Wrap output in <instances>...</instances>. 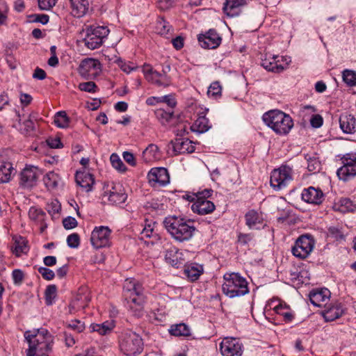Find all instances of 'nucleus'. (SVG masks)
Segmentation results:
<instances>
[{
    "label": "nucleus",
    "mask_w": 356,
    "mask_h": 356,
    "mask_svg": "<svg viewBox=\"0 0 356 356\" xmlns=\"http://www.w3.org/2000/svg\"><path fill=\"white\" fill-rule=\"evenodd\" d=\"M101 72L100 63L93 58H86L81 61L79 67V72L86 79H94Z\"/></svg>",
    "instance_id": "obj_15"
},
{
    "label": "nucleus",
    "mask_w": 356,
    "mask_h": 356,
    "mask_svg": "<svg viewBox=\"0 0 356 356\" xmlns=\"http://www.w3.org/2000/svg\"><path fill=\"white\" fill-rule=\"evenodd\" d=\"M203 273V266L197 263L186 264L184 267V274L192 282L197 280Z\"/></svg>",
    "instance_id": "obj_30"
},
{
    "label": "nucleus",
    "mask_w": 356,
    "mask_h": 356,
    "mask_svg": "<svg viewBox=\"0 0 356 356\" xmlns=\"http://www.w3.org/2000/svg\"><path fill=\"white\" fill-rule=\"evenodd\" d=\"M223 293L230 298L243 296L249 293L248 283L240 274L227 273L223 276Z\"/></svg>",
    "instance_id": "obj_4"
},
{
    "label": "nucleus",
    "mask_w": 356,
    "mask_h": 356,
    "mask_svg": "<svg viewBox=\"0 0 356 356\" xmlns=\"http://www.w3.org/2000/svg\"><path fill=\"white\" fill-rule=\"evenodd\" d=\"M156 118L163 124H165L170 121L173 117L174 112L172 110H165L163 108H158L155 111Z\"/></svg>",
    "instance_id": "obj_41"
},
{
    "label": "nucleus",
    "mask_w": 356,
    "mask_h": 356,
    "mask_svg": "<svg viewBox=\"0 0 356 356\" xmlns=\"http://www.w3.org/2000/svg\"><path fill=\"white\" fill-rule=\"evenodd\" d=\"M75 180L76 184L81 188H84L86 191L89 192L92 191V186L95 183V179L89 172L85 170L77 171L75 175Z\"/></svg>",
    "instance_id": "obj_27"
},
{
    "label": "nucleus",
    "mask_w": 356,
    "mask_h": 356,
    "mask_svg": "<svg viewBox=\"0 0 356 356\" xmlns=\"http://www.w3.org/2000/svg\"><path fill=\"white\" fill-rule=\"evenodd\" d=\"M200 45L204 49H216L220 46L222 38L216 29H211L205 33H200L197 36Z\"/></svg>",
    "instance_id": "obj_16"
},
{
    "label": "nucleus",
    "mask_w": 356,
    "mask_h": 356,
    "mask_svg": "<svg viewBox=\"0 0 356 356\" xmlns=\"http://www.w3.org/2000/svg\"><path fill=\"white\" fill-rule=\"evenodd\" d=\"M163 225L172 238L180 243L191 240L196 230L193 222L175 216L165 218Z\"/></svg>",
    "instance_id": "obj_2"
},
{
    "label": "nucleus",
    "mask_w": 356,
    "mask_h": 356,
    "mask_svg": "<svg viewBox=\"0 0 356 356\" xmlns=\"http://www.w3.org/2000/svg\"><path fill=\"white\" fill-rule=\"evenodd\" d=\"M40 171L37 167L26 166L19 175V185L24 188H31L36 185Z\"/></svg>",
    "instance_id": "obj_18"
},
{
    "label": "nucleus",
    "mask_w": 356,
    "mask_h": 356,
    "mask_svg": "<svg viewBox=\"0 0 356 356\" xmlns=\"http://www.w3.org/2000/svg\"><path fill=\"white\" fill-rule=\"evenodd\" d=\"M31 220L39 225L40 230L42 232L44 230V213L40 209L32 207L29 211Z\"/></svg>",
    "instance_id": "obj_34"
},
{
    "label": "nucleus",
    "mask_w": 356,
    "mask_h": 356,
    "mask_svg": "<svg viewBox=\"0 0 356 356\" xmlns=\"http://www.w3.org/2000/svg\"><path fill=\"white\" fill-rule=\"evenodd\" d=\"M15 171L13 165L10 162L0 163V183H6L10 180L12 174Z\"/></svg>",
    "instance_id": "obj_37"
},
{
    "label": "nucleus",
    "mask_w": 356,
    "mask_h": 356,
    "mask_svg": "<svg viewBox=\"0 0 356 356\" xmlns=\"http://www.w3.org/2000/svg\"><path fill=\"white\" fill-rule=\"evenodd\" d=\"M323 119L321 115H313L310 119V124L314 128H319L322 126Z\"/></svg>",
    "instance_id": "obj_62"
},
{
    "label": "nucleus",
    "mask_w": 356,
    "mask_h": 356,
    "mask_svg": "<svg viewBox=\"0 0 356 356\" xmlns=\"http://www.w3.org/2000/svg\"><path fill=\"white\" fill-rule=\"evenodd\" d=\"M120 348L124 354L128 356H135L140 353L143 349V340L136 332L127 331L122 334Z\"/></svg>",
    "instance_id": "obj_6"
},
{
    "label": "nucleus",
    "mask_w": 356,
    "mask_h": 356,
    "mask_svg": "<svg viewBox=\"0 0 356 356\" xmlns=\"http://www.w3.org/2000/svg\"><path fill=\"white\" fill-rule=\"evenodd\" d=\"M57 286L55 284H50L46 287V305H53L58 297Z\"/></svg>",
    "instance_id": "obj_43"
},
{
    "label": "nucleus",
    "mask_w": 356,
    "mask_h": 356,
    "mask_svg": "<svg viewBox=\"0 0 356 356\" xmlns=\"http://www.w3.org/2000/svg\"><path fill=\"white\" fill-rule=\"evenodd\" d=\"M155 222L152 221L145 220V224L143 229L140 232V238L145 240L148 238H156L157 235L154 233Z\"/></svg>",
    "instance_id": "obj_39"
},
{
    "label": "nucleus",
    "mask_w": 356,
    "mask_h": 356,
    "mask_svg": "<svg viewBox=\"0 0 356 356\" xmlns=\"http://www.w3.org/2000/svg\"><path fill=\"white\" fill-rule=\"evenodd\" d=\"M111 230L106 226L95 227L90 236V242L95 249L104 248L111 245Z\"/></svg>",
    "instance_id": "obj_13"
},
{
    "label": "nucleus",
    "mask_w": 356,
    "mask_h": 356,
    "mask_svg": "<svg viewBox=\"0 0 356 356\" xmlns=\"http://www.w3.org/2000/svg\"><path fill=\"white\" fill-rule=\"evenodd\" d=\"M71 14L77 18L82 17L92 10L95 0H69Z\"/></svg>",
    "instance_id": "obj_22"
},
{
    "label": "nucleus",
    "mask_w": 356,
    "mask_h": 356,
    "mask_svg": "<svg viewBox=\"0 0 356 356\" xmlns=\"http://www.w3.org/2000/svg\"><path fill=\"white\" fill-rule=\"evenodd\" d=\"M106 196L108 197V200L110 202L115 204L124 203L127 198V195L120 184H115L108 193H105L104 197Z\"/></svg>",
    "instance_id": "obj_26"
},
{
    "label": "nucleus",
    "mask_w": 356,
    "mask_h": 356,
    "mask_svg": "<svg viewBox=\"0 0 356 356\" xmlns=\"http://www.w3.org/2000/svg\"><path fill=\"white\" fill-rule=\"evenodd\" d=\"M67 243L69 247L76 248L79 245L80 238L78 234L74 233L67 238Z\"/></svg>",
    "instance_id": "obj_57"
},
{
    "label": "nucleus",
    "mask_w": 356,
    "mask_h": 356,
    "mask_svg": "<svg viewBox=\"0 0 356 356\" xmlns=\"http://www.w3.org/2000/svg\"><path fill=\"white\" fill-rule=\"evenodd\" d=\"M165 257L166 261L176 268H179L183 264L181 253L175 247H172L167 250Z\"/></svg>",
    "instance_id": "obj_32"
},
{
    "label": "nucleus",
    "mask_w": 356,
    "mask_h": 356,
    "mask_svg": "<svg viewBox=\"0 0 356 356\" xmlns=\"http://www.w3.org/2000/svg\"><path fill=\"white\" fill-rule=\"evenodd\" d=\"M261 66L266 70L280 73L283 72L289 65V62L284 56H282L280 59L278 56H275L266 54L264 58L261 59Z\"/></svg>",
    "instance_id": "obj_17"
},
{
    "label": "nucleus",
    "mask_w": 356,
    "mask_h": 356,
    "mask_svg": "<svg viewBox=\"0 0 356 356\" xmlns=\"http://www.w3.org/2000/svg\"><path fill=\"white\" fill-rule=\"evenodd\" d=\"M59 180L58 175L52 171L46 174V186L48 188H56L58 186Z\"/></svg>",
    "instance_id": "obj_48"
},
{
    "label": "nucleus",
    "mask_w": 356,
    "mask_h": 356,
    "mask_svg": "<svg viewBox=\"0 0 356 356\" xmlns=\"http://www.w3.org/2000/svg\"><path fill=\"white\" fill-rule=\"evenodd\" d=\"M86 36L83 42L86 47L90 49L99 48L103 44V40L109 33V29L106 26H89L86 29Z\"/></svg>",
    "instance_id": "obj_7"
},
{
    "label": "nucleus",
    "mask_w": 356,
    "mask_h": 356,
    "mask_svg": "<svg viewBox=\"0 0 356 356\" xmlns=\"http://www.w3.org/2000/svg\"><path fill=\"white\" fill-rule=\"evenodd\" d=\"M170 333L176 337H188L191 335L190 327L184 323L173 325L170 327Z\"/></svg>",
    "instance_id": "obj_38"
},
{
    "label": "nucleus",
    "mask_w": 356,
    "mask_h": 356,
    "mask_svg": "<svg viewBox=\"0 0 356 356\" xmlns=\"http://www.w3.org/2000/svg\"><path fill=\"white\" fill-rule=\"evenodd\" d=\"M221 91H222V88H221L219 82L216 81V82L212 83L210 85V86L208 89V91H207V94L210 97L216 98L218 96L221 95Z\"/></svg>",
    "instance_id": "obj_52"
},
{
    "label": "nucleus",
    "mask_w": 356,
    "mask_h": 356,
    "mask_svg": "<svg viewBox=\"0 0 356 356\" xmlns=\"http://www.w3.org/2000/svg\"><path fill=\"white\" fill-rule=\"evenodd\" d=\"M292 179V169L286 165L275 169L270 175V185L277 190L284 188Z\"/></svg>",
    "instance_id": "obj_12"
},
{
    "label": "nucleus",
    "mask_w": 356,
    "mask_h": 356,
    "mask_svg": "<svg viewBox=\"0 0 356 356\" xmlns=\"http://www.w3.org/2000/svg\"><path fill=\"white\" fill-rule=\"evenodd\" d=\"M96 88L97 86L94 82L92 81L81 83L79 84L80 90L86 92H95Z\"/></svg>",
    "instance_id": "obj_60"
},
{
    "label": "nucleus",
    "mask_w": 356,
    "mask_h": 356,
    "mask_svg": "<svg viewBox=\"0 0 356 356\" xmlns=\"http://www.w3.org/2000/svg\"><path fill=\"white\" fill-rule=\"evenodd\" d=\"M315 241L310 234H303L296 241L291 252L296 257L305 259L312 252Z\"/></svg>",
    "instance_id": "obj_10"
},
{
    "label": "nucleus",
    "mask_w": 356,
    "mask_h": 356,
    "mask_svg": "<svg viewBox=\"0 0 356 356\" xmlns=\"http://www.w3.org/2000/svg\"><path fill=\"white\" fill-rule=\"evenodd\" d=\"M123 292L129 311L134 316L141 317L144 314V306L146 302L142 285L135 279H126L123 285Z\"/></svg>",
    "instance_id": "obj_1"
},
{
    "label": "nucleus",
    "mask_w": 356,
    "mask_h": 356,
    "mask_svg": "<svg viewBox=\"0 0 356 356\" xmlns=\"http://www.w3.org/2000/svg\"><path fill=\"white\" fill-rule=\"evenodd\" d=\"M170 27L168 22L163 17H159L155 26V31L159 35H165L169 33Z\"/></svg>",
    "instance_id": "obj_44"
},
{
    "label": "nucleus",
    "mask_w": 356,
    "mask_h": 356,
    "mask_svg": "<svg viewBox=\"0 0 356 356\" xmlns=\"http://www.w3.org/2000/svg\"><path fill=\"white\" fill-rule=\"evenodd\" d=\"M67 327L77 333L82 332L86 328L85 323L78 319H74L67 322Z\"/></svg>",
    "instance_id": "obj_50"
},
{
    "label": "nucleus",
    "mask_w": 356,
    "mask_h": 356,
    "mask_svg": "<svg viewBox=\"0 0 356 356\" xmlns=\"http://www.w3.org/2000/svg\"><path fill=\"white\" fill-rule=\"evenodd\" d=\"M170 70V66L166 65L162 69V73L154 70L149 64L143 66V72L145 79L157 86L168 87L171 84V79L167 73Z\"/></svg>",
    "instance_id": "obj_8"
},
{
    "label": "nucleus",
    "mask_w": 356,
    "mask_h": 356,
    "mask_svg": "<svg viewBox=\"0 0 356 356\" xmlns=\"http://www.w3.org/2000/svg\"><path fill=\"white\" fill-rule=\"evenodd\" d=\"M54 123L59 128H67L69 127L70 119L65 111L57 112L54 117Z\"/></svg>",
    "instance_id": "obj_40"
},
{
    "label": "nucleus",
    "mask_w": 356,
    "mask_h": 356,
    "mask_svg": "<svg viewBox=\"0 0 356 356\" xmlns=\"http://www.w3.org/2000/svg\"><path fill=\"white\" fill-rule=\"evenodd\" d=\"M211 127L209 120L205 117L204 112H202L197 120L191 126V129L193 132L204 133L208 131Z\"/></svg>",
    "instance_id": "obj_31"
},
{
    "label": "nucleus",
    "mask_w": 356,
    "mask_h": 356,
    "mask_svg": "<svg viewBox=\"0 0 356 356\" xmlns=\"http://www.w3.org/2000/svg\"><path fill=\"white\" fill-rule=\"evenodd\" d=\"M19 131L24 135H30L34 129V123L30 119L25 120L22 124L19 122Z\"/></svg>",
    "instance_id": "obj_51"
},
{
    "label": "nucleus",
    "mask_w": 356,
    "mask_h": 356,
    "mask_svg": "<svg viewBox=\"0 0 356 356\" xmlns=\"http://www.w3.org/2000/svg\"><path fill=\"white\" fill-rule=\"evenodd\" d=\"M330 291L325 288L313 289L309 293L311 302L316 307H325L330 298Z\"/></svg>",
    "instance_id": "obj_23"
},
{
    "label": "nucleus",
    "mask_w": 356,
    "mask_h": 356,
    "mask_svg": "<svg viewBox=\"0 0 356 356\" xmlns=\"http://www.w3.org/2000/svg\"><path fill=\"white\" fill-rule=\"evenodd\" d=\"M302 199L309 204H320L324 200V194L320 188L310 186L303 190Z\"/></svg>",
    "instance_id": "obj_24"
},
{
    "label": "nucleus",
    "mask_w": 356,
    "mask_h": 356,
    "mask_svg": "<svg viewBox=\"0 0 356 356\" xmlns=\"http://www.w3.org/2000/svg\"><path fill=\"white\" fill-rule=\"evenodd\" d=\"M172 145L174 151L178 154L191 153L195 150V147L188 139L177 138Z\"/></svg>",
    "instance_id": "obj_29"
},
{
    "label": "nucleus",
    "mask_w": 356,
    "mask_h": 356,
    "mask_svg": "<svg viewBox=\"0 0 356 356\" xmlns=\"http://www.w3.org/2000/svg\"><path fill=\"white\" fill-rule=\"evenodd\" d=\"M323 308L321 314L325 321H333L342 316L346 312L344 306L337 301L327 303Z\"/></svg>",
    "instance_id": "obj_20"
},
{
    "label": "nucleus",
    "mask_w": 356,
    "mask_h": 356,
    "mask_svg": "<svg viewBox=\"0 0 356 356\" xmlns=\"http://www.w3.org/2000/svg\"><path fill=\"white\" fill-rule=\"evenodd\" d=\"M342 79L348 86H356V72L351 70H344L342 72Z\"/></svg>",
    "instance_id": "obj_45"
},
{
    "label": "nucleus",
    "mask_w": 356,
    "mask_h": 356,
    "mask_svg": "<svg viewBox=\"0 0 356 356\" xmlns=\"http://www.w3.org/2000/svg\"><path fill=\"white\" fill-rule=\"evenodd\" d=\"M307 169L309 171L316 172L320 170L321 163L316 158L309 157L307 159Z\"/></svg>",
    "instance_id": "obj_54"
},
{
    "label": "nucleus",
    "mask_w": 356,
    "mask_h": 356,
    "mask_svg": "<svg viewBox=\"0 0 356 356\" xmlns=\"http://www.w3.org/2000/svg\"><path fill=\"white\" fill-rule=\"evenodd\" d=\"M273 310L277 315L282 316L286 323L291 322L294 318L293 313L285 303H278L273 307Z\"/></svg>",
    "instance_id": "obj_36"
},
{
    "label": "nucleus",
    "mask_w": 356,
    "mask_h": 356,
    "mask_svg": "<svg viewBox=\"0 0 356 356\" xmlns=\"http://www.w3.org/2000/svg\"><path fill=\"white\" fill-rule=\"evenodd\" d=\"M28 22H40L44 24V14H32L27 16Z\"/></svg>",
    "instance_id": "obj_63"
},
{
    "label": "nucleus",
    "mask_w": 356,
    "mask_h": 356,
    "mask_svg": "<svg viewBox=\"0 0 356 356\" xmlns=\"http://www.w3.org/2000/svg\"><path fill=\"white\" fill-rule=\"evenodd\" d=\"M12 278L15 285L19 286L24 281V273L20 269H15L12 272Z\"/></svg>",
    "instance_id": "obj_53"
},
{
    "label": "nucleus",
    "mask_w": 356,
    "mask_h": 356,
    "mask_svg": "<svg viewBox=\"0 0 356 356\" xmlns=\"http://www.w3.org/2000/svg\"><path fill=\"white\" fill-rule=\"evenodd\" d=\"M46 210H47L53 220L58 219L61 210V204L57 200H53L47 204Z\"/></svg>",
    "instance_id": "obj_42"
},
{
    "label": "nucleus",
    "mask_w": 356,
    "mask_h": 356,
    "mask_svg": "<svg viewBox=\"0 0 356 356\" xmlns=\"http://www.w3.org/2000/svg\"><path fill=\"white\" fill-rule=\"evenodd\" d=\"M334 209L341 213L353 212L356 211V204L348 198H341L334 203Z\"/></svg>",
    "instance_id": "obj_35"
},
{
    "label": "nucleus",
    "mask_w": 356,
    "mask_h": 356,
    "mask_svg": "<svg viewBox=\"0 0 356 356\" xmlns=\"http://www.w3.org/2000/svg\"><path fill=\"white\" fill-rule=\"evenodd\" d=\"M246 5V0H226L224 3L223 11L229 17H236L240 15L242 8Z\"/></svg>",
    "instance_id": "obj_25"
},
{
    "label": "nucleus",
    "mask_w": 356,
    "mask_h": 356,
    "mask_svg": "<svg viewBox=\"0 0 356 356\" xmlns=\"http://www.w3.org/2000/svg\"><path fill=\"white\" fill-rule=\"evenodd\" d=\"M46 356H54L52 346L54 343V337L49 334L46 330Z\"/></svg>",
    "instance_id": "obj_56"
},
{
    "label": "nucleus",
    "mask_w": 356,
    "mask_h": 356,
    "mask_svg": "<svg viewBox=\"0 0 356 356\" xmlns=\"http://www.w3.org/2000/svg\"><path fill=\"white\" fill-rule=\"evenodd\" d=\"M149 183L153 187L163 186L170 182L168 172L165 168H152L147 175Z\"/></svg>",
    "instance_id": "obj_19"
},
{
    "label": "nucleus",
    "mask_w": 356,
    "mask_h": 356,
    "mask_svg": "<svg viewBox=\"0 0 356 356\" xmlns=\"http://www.w3.org/2000/svg\"><path fill=\"white\" fill-rule=\"evenodd\" d=\"M92 330L99 332L101 335H105L110 332L113 328L112 323L104 322L102 324H95L92 325Z\"/></svg>",
    "instance_id": "obj_46"
},
{
    "label": "nucleus",
    "mask_w": 356,
    "mask_h": 356,
    "mask_svg": "<svg viewBox=\"0 0 356 356\" xmlns=\"http://www.w3.org/2000/svg\"><path fill=\"white\" fill-rule=\"evenodd\" d=\"M245 223L250 229L257 228V225L263 222V218L255 210H250L245 215Z\"/></svg>",
    "instance_id": "obj_33"
},
{
    "label": "nucleus",
    "mask_w": 356,
    "mask_h": 356,
    "mask_svg": "<svg viewBox=\"0 0 356 356\" xmlns=\"http://www.w3.org/2000/svg\"><path fill=\"white\" fill-rule=\"evenodd\" d=\"M213 190L204 189L199 192V197L191 206V209L194 213L199 215H207L212 213L216 206L213 202L207 200L213 194Z\"/></svg>",
    "instance_id": "obj_9"
},
{
    "label": "nucleus",
    "mask_w": 356,
    "mask_h": 356,
    "mask_svg": "<svg viewBox=\"0 0 356 356\" xmlns=\"http://www.w3.org/2000/svg\"><path fill=\"white\" fill-rule=\"evenodd\" d=\"M339 124L341 130L346 134H353L356 131V119L352 115H341L339 118Z\"/></svg>",
    "instance_id": "obj_28"
},
{
    "label": "nucleus",
    "mask_w": 356,
    "mask_h": 356,
    "mask_svg": "<svg viewBox=\"0 0 356 356\" xmlns=\"http://www.w3.org/2000/svg\"><path fill=\"white\" fill-rule=\"evenodd\" d=\"M30 247L28 240L20 235H13L10 243L11 253L17 257L28 254Z\"/></svg>",
    "instance_id": "obj_21"
},
{
    "label": "nucleus",
    "mask_w": 356,
    "mask_h": 356,
    "mask_svg": "<svg viewBox=\"0 0 356 356\" xmlns=\"http://www.w3.org/2000/svg\"><path fill=\"white\" fill-rule=\"evenodd\" d=\"M112 166L120 172H124L127 168L117 154H112L110 157Z\"/></svg>",
    "instance_id": "obj_49"
},
{
    "label": "nucleus",
    "mask_w": 356,
    "mask_h": 356,
    "mask_svg": "<svg viewBox=\"0 0 356 356\" xmlns=\"http://www.w3.org/2000/svg\"><path fill=\"white\" fill-rule=\"evenodd\" d=\"M63 225L66 229H71L76 227L78 222L74 218L68 216L63 220Z\"/></svg>",
    "instance_id": "obj_59"
},
{
    "label": "nucleus",
    "mask_w": 356,
    "mask_h": 356,
    "mask_svg": "<svg viewBox=\"0 0 356 356\" xmlns=\"http://www.w3.org/2000/svg\"><path fill=\"white\" fill-rule=\"evenodd\" d=\"M343 165L337 170L339 178L347 181L356 176V153H347L341 158Z\"/></svg>",
    "instance_id": "obj_11"
},
{
    "label": "nucleus",
    "mask_w": 356,
    "mask_h": 356,
    "mask_svg": "<svg viewBox=\"0 0 356 356\" xmlns=\"http://www.w3.org/2000/svg\"><path fill=\"white\" fill-rule=\"evenodd\" d=\"M118 65L123 72L127 74L137 68L136 67L131 65V63H127L122 60L118 61Z\"/></svg>",
    "instance_id": "obj_64"
},
{
    "label": "nucleus",
    "mask_w": 356,
    "mask_h": 356,
    "mask_svg": "<svg viewBox=\"0 0 356 356\" xmlns=\"http://www.w3.org/2000/svg\"><path fill=\"white\" fill-rule=\"evenodd\" d=\"M56 47L51 46L50 48V58L47 60V63L51 67H56L58 65V58L56 54Z\"/></svg>",
    "instance_id": "obj_55"
},
{
    "label": "nucleus",
    "mask_w": 356,
    "mask_h": 356,
    "mask_svg": "<svg viewBox=\"0 0 356 356\" xmlns=\"http://www.w3.org/2000/svg\"><path fill=\"white\" fill-rule=\"evenodd\" d=\"M220 350L223 356H241L243 344L239 339L225 337L220 343Z\"/></svg>",
    "instance_id": "obj_14"
},
{
    "label": "nucleus",
    "mask_w": 356,
    "mask_h": 356,
    "mask_svg": "<svg viewBox=\"0 0 356 356\" xmlns=\"http://www.w3.org/2000/svg\"><path fill=\"white\" fill-rule=\"evenodd\" d=\"M24 336L29 343L26 356H44V332L34 329L26 330Z\"/></svg>",
    "instance_id": "obj_5"
},
{
    "label": "nucleus",
    "mask_w": 356,
    "mask_h": 356,
    "mask_svg": "<svg viewBox=\"0 0 356 356\" xmlns=\"http://www.w3.org/2000/svg\"><path fill=\"white\" fill-rule=\"evenodd\" d=\"M46 144L51 148H60L63 147L59 137L51 138L49 137L46 140Z\"/></svg>",
    "instance_id": "obj_61"
},
{
    "label": "nucleus",
    "mask_w": 356,
    "mask_h": 356,
    "mask_svg": "<svg viewBox=\"0 0 356 356\" xmlns=\"http://www.w3.org/2000/svg\"><path fill=\"white\" fill-rule=\"evenodd\" d=\"M265 124L270 127L275 133L287 134L293 127V122L289 115L279 111L272 110L263 115Z\"/></svg>",
    "instance_id": "obj_3"
},
{
    "label": "nucleus",
    "mask_w": 356,
    "mask_h": 356,
    "mask_svg": "<svg viewBox=\"0 0 356 356\" xmlns=\"http://www.w3.org/2000/svg\"><path fill=\"white\" fill-rule=\"evenodd\" d=\"M9 7L6 1L0 0V26L7 25Z\"/></svg>",
    "instance_id": "obj_47"
},
{
    "label": "nucleus",
    "mask_w": 356,
    "mask_h": 356,
    "mask_svg": "<svg viewBox=\"0 0 356 356\" xmlns=\"http://www.w3.org/2000/svg\"><path fill=\"white\" fill-rule=\"evenodd\" d=\"M81 296H77L74 300H73L69 305L68 309L70 314H74L79 308L83 307V305L79 304V300H81Z\"/></svg>",
    "instance_id": "obj_58"
}]
</instances>
